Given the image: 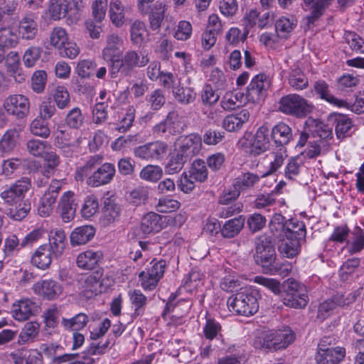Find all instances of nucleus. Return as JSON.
<instances>
[{"instance_id": "1", "label": "nucleus", "mask_w": 364, "mask_h": 364, "mask_svg": "<svg viewBox=\"0 0 364 364\" xmlns=\"http://www.w3.org/2000/svg\"><path fill=\"white\" fill-rule=\"evenodd\" d=\"M102 162L103 156L100 154L90 156L84 165L76 168L75 180L82 181L87 178V184L92 188L109 184L115 176V166L112 163Z\"/></svg>"}, {"instance_id": "2", "label": "nucleus", "mask_w": 364, "mask_h": 364, "mask_svg": "<svg viewBox=\"0 0 364 364\" xmlns=\"http://www.w3.org/2000/svg\"><path fill=\"white\" fill-rule=\"evenodd\" d=\"M31 187V179L28 177H22L1 193L0 197L5 203L15 206L9 209V215L11 218L21 220L28 215L31 210V205L24 201V198Z\"/></svg>"}, {"instance_id": "3", "label": "nucleus", "mask_w": 364, "mask_h": 364, "mask_svg": "<svg viewBox=\"0 0 364 364\" xmlns=\"http://www.w3.org/2000/svg\"><path fill=\"white\" fill-rule=\"evenodd\" d=\"M259 293L251 288H241L240 291L228 299L227 304L230 311L237 315L250 316L258 311Z\"/></svg>"}, {"instance_id": "4", "label": "nucleus", "mask_w": 364, "mask_h": 364, "mask_svg": "<svg viewBox=\"0 0 364 364\" xmlns=\"http://www.w3.org/2000/svg\"><path fill=\"white\" fill-rule=\"evenodd\" d=\"M295 340L294 331L288 326L272 329L264 333L262 337L254 341L256 348L269 351H277L287 348Z\"/></svg>"}, {"instance_id": "5", "label": "nucleus", "mask_w": 364, "mask_h": 364, "mask_svg": "<svg viewBox=\"0 0 364 364\" xmlns=\"http://www.w3.org/2000/svg\"><path fill=\"white\" fill-rule=\"evenodd\" d=\"M149 61L147 55L140 56L136 51L129 50L121 59L117 58L112 65H108L109 74L112 78L117 77L119 74L122 77H128L134 68L144 67Z\"/></svg>"}, {"instance_id": "6", "label": "nucleus", "mask_w": 364, "mask_h": 364, "mask_svg": "<svg viewBox=\"0 0 364 364\" xmlns=\"http://www.w3.org/2000/svg\"><path fill=\"white\" fill-rule=\"evenodd\" d=\"M313 105L297 94L282 97L278 102V110L285 114L304 117L312 112Z\"/></svg>"}, {"instance_id": "7", "label": "nucleus", "mask_w": 364, "mask_h": 364, "mask_svg": "<svg viewBox=\"0 0 364 364\" xmlns=\"http://www.w3.org/2000/svg\"><path fill=\"white\" fill-rule=\"evenodd\" d=\"M168 146L163 141L156 140L136 146L133 149L134 157L146 161H161L168 151Z\"/></svg>"}, {"instance_id": "8", "label": "nucleus", "mask_w": 364, "mask_h": 364, "mask_svg": "<svg viewBox=\"0 0 364 364\" xmlns=\"http://www.w3.org/2000/svg\"><path fill=\"white\" fill-rule=\"evenodd\" d=\"M186 127L183 117L176 110L171 111L166 117L153 127V133L157 136L176 135Z\"/></svg>"}, {"instance_id": "9", "label": "nucleus", "mask_w": 364, "mask_h": 364, "mask_svg": "<svg viewBox=\"0 0 364 364\" xmlns=\"http://www.w3.org/2000/svg\"><path fill=\"white\" fill-rule=\"evenodd\" d=\"M284 305L294 309H304L309 303L306 287L296 281H291L287 289L282 294Z\"/></svg>"}, {"instance_id": "10", "label": "nucleus", "mask_w": 364, "mask_h": 364, "mask_svg": "<svg viewBox=\"0 0 364 364\" xmlns=\"http://www.w3.org/2000/svg\"><path fill=\"white\" fill-rule=\"evenodd\" d=\"M255 262L267 269L275 261L276 252L269 237L263 235L255 239Z\"/></svg>"}, {"instance_id": "11", "label": "nucleus", "mask_w": 364, "mask_h": 364, "mask_svg": "<svg viewBox=\"0 0 364 364\" xmlns=\"http://www.w3.org/2000/svg\"><path fill=\"white\" fill-rule=\"evenodd\" d=\"M31 102L28 97L21 94L8 96L3 102V107L9 115L17 119L26 118L30 113Z\"/></svg>"}, {"instance_id": "12", "label": "nucleus", "mask_w": 364, "mask_h": 364, "mask_svg": "<svg viewBox=\"0 0 364 364\" xmlns=\"http://www.w3.org/2000/svg\"><path fill=\"white\" fill-rule=\"evenodd\" d=\"M63 182L53 179L40 199L38 213L41 217L50 215L54 210L59 193L62 189Z\"/></svg>"}, {"instance_id": "13", "label": "nucleus", "mask_w": 364, "mask_h": 364, "mask_svg": "<svg viewBox=\"0 0 364 364\" xmlns=\"http://www.w3.org/2000/svg\"><path fill=\"white\" fill-rule=\"evenodd\" d=\"M270 85L271 81L267 75H256L247 87V98L253 103H260L266 97Z\"/></svg>"}, {"instance_id": "14", "label": "nucleus", "mask_w": 364, "mask_h": 364, "mask_svg": "<svg viewBox=\"0 0 364 364\" xmlns=\"http://www.w3.org/2000/svg\"><path fill=\"white\" fill-rule=\"evenodd\" d=\"M354 301V296L349 295L345 297L343 294L335 295L332 299H327L319 304L317 318L323 321L333 314L336 307L349 305Z\"/></svg>"}, {"instance_id": "15", "label": "nucleus", "mask_w": 364, "mask_h": 364, "mask_svg": "<svg viewBox=\"0 0 364 364\" xmlns=\"http://www.w3.org/2000/svg\"><path fill=\"white\" fill-rule=\"evenodd\" d=\"M178 141L177 151L188 160L198 154L202 148V138L198 134L187 135L180 138Z\"/></svg>"}, {"instance_id": "16", "label": "nucleus", "mask_w": 364, "mask_h": 364, "mask_svg": "<svg viewBox=\"0 0 364 364\" xmlns=\"http://www.w3.org/2000/svg\"><path fill=\"white\" fill-rule=\"evenodd\" d=\"M39 306L29 299L16 301L12 305L11 313L15 320L24 321L38 312Z\"/></svg>"}, {"instance_id": "17", "label": "nucleus", "mask_w": 364, "mask_h": 364, "mask_svg": "<svg viewBox=\"0 0 364 364\" xmlns=\"http://www.w3.org/2000/svg\"><path fill=\"white\" fill-rule=\"evenodd\" d=\"M123 44L122 38L115 33H110L106 36V46L102 51V58L112 65L116 60L120 53V47Z\"/></svg>"}, {"instance_id": "18", "label": "nucleus", "mask_w": 364, "mask_h": 364, "mask_svg": "<svg viewBox=\"0 0 364 364\" xmlns=\"http://www.w3.org/2000/svg\"><path fill=\"white\" fill-rule=\"evenodd\" d=\"M34 290L44 299L54 300L62 294L63 286L53 279H45L38 282L34 286Z\"/></svg>"}, {"instance_id": "19", "label": "nucleus", "mask_w": 364, "mask_h": 364, "mask_svg": "<svg viewBox=\"0 0 364 364\" xmlns=\"http://www.w3.org/2000/svg\"><path fill=\"white\" fill-rule=\"evenodd\" d=\"M102 258V251L89 249L77 255L76 263L77 267L82 269L92 270L98 265Z\"/></svg>"}, {"instance_id": "20", "label": "nucleus", "mask_w": 364, "mask_h": 364, "mask_svg": "<svg viewBox=\"0 0 364 364\" xmlns=\"http://www.w3.org/2000/svg\"><path fill=\"white\" fill-rule=\"evenodd\" d=\"M269 129L267 126L262 125L259 127L255 134L251 143L250 152L255 156L265 152L269 147Z\"/></svg>"}, {"instance_id": "21", "label": "nucleus", "mask_w": 364, "mask_h": 364, "mask_svg": "<svg viewBox=\"0 0 364 364\" xmlns=\"http://www.w3.org/2000/svg\"><path fill=\"white\" fill-rule=\"evenodd\" d=\"M269 14L265 13L262 16L259 12L255 9L247 11L242 19V25L245 33H249L250 29L257 26L259 28H264L268 23Z\"/></svg>"}, {"instance_id": "22", "label": "nucleus", "mask_w": 364, "mask_h": 364, "mask_svg": "<svg viewBox=\"0 0 364 364\" xmlns=\"http://www.w3.org/2000/svg\"><path fill=\"white\" fill-rule=\"evenodd\" d=\"M58 208L65 223H68L75 218L77 204L75 203L73 191H67L63 193L59 201Z\"/></svg>"}, {"instance_id": "23", "label": "nucleus", "mask_w": 364, "mask_h": 364, "mask_svg": "<svg viewBox=\"0 0 364 364\" xmlns=\"http://www.w3.org/2000/svg\"><path fill=\"white\" fill-rule=\"evenodd\" d=\"M121 211L120 205L114 199L111 198H105L100 218L101 223L103 225L107 226L117 221L120 217Z\"/></svg>"}, {"instance_id": "24", "label": "nucleus", "mask_w": 364, "mask_h": 364, "mask_svg": "<svg viewBox=\"0 0 364 364\" xmlns=\"http://www.w3.org/2000/svg\"><path fill=\"white\" fill-rule=\"evenodd\" d=\"M66 244V236L62 229H55L50 232L49 243L44 244L53 252L54 258L60 257L64 251Z\"/></svg>"}, {"instance_id": "25", "label": "nucleus", "mask_w": 364, "mask_h": 364, "mask_svg": "<svg viewBox=\"0 0 364 364\" xmlns=\"http://www.w3.org/2000/svg\"><path fill=\"white\" fill-rule=\"evenodd\" d=\"M21 130L16 128L7 129L0 139V153L3 156L10 154L16 147Z\"/></svg>"}, {"instance_id": "26", "label": "nucleus", "mask_w": 364, "mask_h": 364, "mask_svg": "<svg viewBox=\"0 0 364 364\" xmlns=\"http://www.w3.org/2000/svg\"><path fill=\"white\" fill-rule=\"evenodd\" d=\"M250 116V112L243 109L237 113L228 115L223 121V127L228 132H236L247 122Z\"/></svg>"}, {"instance_id": "27", "label": "nucleus", "mask_w": 364, "mask_h": 364, "mask_svg": "<svg viewBox=\"0 0 364 364\" xmlns=\"http://www.w3.org/2000/svg\"><path fill=\"white\" fill-rule=\"evenodd\" d=\"M271 137L277 145L284 146L293 138L291 128L284 122H279L272 127Z\"/></svg>"}, {"instance_id": "28", "label": "nucleus", "mask_w": 364, "mask_h": 364, "mask_svg": "<svg viewBox=\"0 0 364 364\" xmlns=\"http://www.w3.org/2000/svg\"><path fill=\"white\" fill-rule=\"evenodd\" d=\"M95 234V229L92 225H83L75 228L70 234L72 246L82 245L88 242Z\"/></svg>"}, {"instance_id": "29", "label": "nucleus", "mask_w": 364, "mask_h": 364, "mask_svg": "<svg viewBox=\"0 0 364 364\" xmlns=\"http://www.w3.org/2000/svg\"><path fill=\"white\" fill-rule=\"evenodd\" d=\"M54 258L53 252L45 245L39 246L31 257V263L41 269L48 268Z\"/></svg>"}, {"instance_id": "30", "label": "nucleus", "mask_w": 364, "mask_h": 364, "mask_svg": "<svg viewBox=\"0 0 364 364\" xmlns=\"http://www.w3.org/2000/svg\"><path fill=\"white\" fill-rule=\"evenodd\" d=\"M70 11L72 8L68 0H50L48 13L53 20L58 21L67 16L70 17Z\"/></svg>"}, {"instance_id": "31", "label": "nucleus", "mask_w": 364, "mask_h": 364, "mask_svg": "<svg viewBox=\"0 0 364 364\" xmlns=\"http://www.w3.org/2000/svg\"><path fill=\"white\" fill-rule=\"evenodd\" d=\"M346 350L342 347H335L323 352H317V364H338L345 357Z\"/></svg>"}, {"instance_id": "32", "label": "nucleus", "mask_w": 364, "mask_h": 364, "mask_svg": "<svg viewBox=\"0 0 364 364\" xmlns=\"http://www.w3.org/2000/svg\"><path fill=\"white\" fill-rule=\"evenodd\" d=\"M160 215L150 212L145 215L141 221L140 230L144 235L159 232L162 229Z\"/></svg>"}, {"instance_id": "33", "label": "nucleus", "mask_w": 364, "mask_h": 364, "mask_svg": "<svg viewBox=\"0 0 364 364\" xmlns=\"http://www.w3.org/2000/svg\"><path fill=\"white\" fill-rule=\"evenodd\" d=\"M331 119L335 125L336 134L338 139H343L349 135L353 123L347 115L335 113L331 115Z\"/></svg>"}, {"instance_id": "34", "label": "nucleus", "mask_w": 364, "mask_h": 364, "mask_svg": "<svg viewBox=\"0 0 364 364\" xmlns=\"http://www.w3.org/2000/svg\"><path fill=\"white\" fill-rule=\"evenodd\" d=\"M261 176L252 172H246L237 177L232 183L235 188L240 192L249 191L259 183Z\"/></svg>"}, {"instance_id": "35", "label": "nucleus", "mask_w": 364, "mask_h": 364, "mask_svg": "<svg viewBox=\"0 0 364 364\" xmlns=\"http://www.w3.org/2000/svg\"><path fill=\"white\" fill-rule=\"evenodd\" d=\"M297 25V21L293 16H282L275 22V30L278 36L287 38Z\"/></svg>"}, {"instance_id": "36", "label": "nucleus", "mask_w": 364, "mask_h": 364, "mask_svg": "<svg viewBox=\"0 0 364 364\" xmlns=\"http://www.w3.org/2000/svg\"><path fill=\"white\" fill-rule=\"evenodd\" d=\"M129 31L130 40L136 46H141L148 36L145 23L139 20H136L131 24Z\"/></svg>"}, {"instance_id": "37", "label": "nucleus", "mask_w": 364, "mask_h": 364, "mask_svg": "<svg viewBox=\"0 0 364 364\" xmlns=\"http://www.w3.org/2000/svg\"><path fill=\"white\" fill-rule=\"evenodd\" d=\"M306 234V225L303 222L294 221L292 220H288L285 237L295 239L301 243V241L305 240Z\"/></svg>"}, {"instance_id": "38", "label": "nucleus", "mask_w": 364, "mask_h": 364, "mask_svg": "<svg viewBox=\"0 0 364 364\" xmlns=\"http://www.w3.org/2000/svg\"><path fill=\"white\" fill-rule=\"evenodd\" d=\"M305 124L311 127H315V129L312 130V132L316 136L319 138V139L317 140L319 143H321V141L329 143L328 141L333 139L332 130L321 122L309 119L306 121Z\"/></svg>"}, {"instance_id": "39", "label": "nucleus", "mask_w": 364, "mask_h": 364, "mask_svg": "<svg viewBox=\"0 0 364 364\" xmlns=\"http://www.w3.org/2000/svg\"><path fill=\"white\" fill-rule=\"evenodd\" d=\"M244 224L245 218L242 216L229 220L220 230L221 235L226 238H232L240 233Z\"/></svg>"}, {"instance_id": "40", "label": "nucleus", "mask_w": 364, "mask_h": 364, "mask_svg": "<svg viewBox=\"0 0 364 364\" xmlns=\"http://www.w3.org/2000/svg\"><path fill=\"white\" fill-rule=\"evenodd\" d=\"M166 5L159 1H156L153 10L148 13L150 28L158 31L164 18Z\"/></svg>"}, {"instance_id": "41", "label": "nucleus", "mask_w": 364, "mask_h": 364, "mask_svg": "<svg viewBox=\"0 0 364 364\" xmlns=\"http://www.w3.org/2000/svg\"><path fill=\"white\" fill-rule=\"evenodd\" d=\"M286 158V151H282V149L279 151H272L266 155L265 160L269 162V167L268 171L262 176H267L276 172L283 165Z\"/></svg>"}, {"instance_id": "42", "label": "nucleus", "mask_w": 364, "mask_h": 364, "mask_svg": "<svg viewBox=\"0 0 364 364\" xmlns=\"http://www.w3.org/2000/svg\"><path fill=\"white\" fill-rule=\"evenodd\" d=\"M109 16L111 22L117 28L122 27L124 23V9L119 0L110 2Z\"/></svg>"}, {"instance_id": "43", "label": "nucleus", "mask_w": 364, "mask_h": 364, "mask_svg": "<svg viewBox=\"0 0 364 364\" xmlns=\"http://www.w3.org/2000/svg\"><path fill=\"white\" fill-rule=\"evenodd\" d=\"M38 33V24L33 18L24 17L20 21L19 33L23 39L32 40Z\"/></svg>"}, {"instance_id": "44", "label": "nucleus", "mask_w": 364, "mask_h": 364, "mask_svg": "<svg viewBox=\"0 0 364 364\" xmlns=\"http://www.w3.org/2000/svg\"><path fill=\"white\" fill-rule=\"evenodd\" d=\"M88 321V316L84 313H80L70 318H63L62 325L66 330L78 331L85 328Z\"/></svg>"}, {"instance_id": "45", "label": "nucleus", "mask_w": 364, "mask_h": 364, "mask_svg": "<svg viewBox=\"0 0 364 364\" xmlns=\"http://www.w3.org/2000/svg\"><path fill=\"white\" fill-rule=\"evenodd\" d=\"M282 242L279 246L281 255L287 258H293L299 253L301 243L295 239L288 237L282 238Z\"/></svg>"}, {"instance_id": "46", "label": "nucleus", "mask_w": 364, "mask_h": 364, "mask_svg": "<svg viewBox=\"0 0 364 364\" xmlns=\"http://www.w3.org/2000/svg\"><path fill=\"white\" fill-rule=\"evenodd\" d=\"M314 90L316 92L320 95L321 99L336 105L339 107H344L347 102L343 100H338L330 94L329 87L327 83L323 80H318L314 84Z\"/></svg>"}, {"instance_id": "47", "label": "nucleus", "mask_w": 364, "mask_h": 364, "mask_svg": "<svg viewBox=\"0 0 364 364\" xmlns=\"http://www.w3.org/2000/svg\"><path fill=\"white\" fill-rule=\"evenodd\" d=\"M288 83L294 90H302L309 86V80L301 70L296 68L289 73Z\"/></svg>"}, {"instance_id": "48", "label": "nucleus", "mask_w": 364, "mask_h": 364, "mask_svg": "<svg viewBox=\"0 0 364 364\" xmlns=\"http://www.w3.org/2000/svg\"><path fill=\"white\" fill-rule=\"evenodd\" d=\"M189 173L191 178H193L194 181L198 182L205 181L208 175L205 161L200 159L194 160Z\"/></svg>"}, {"instance_id": "49", "label": "nucleus", "mask_w": 364, "mask_h": 364, "mask_svg": "<svg viewBox=\"0 0 364 364\" xmlns=\"http://www.w3.org/2000/svg\"><path fill=\"white\" fill-rule=\"evenodd\" d=\"M172 92L175 100L182 105H188L193 102L196 97L193 89L188 87L177 86L173 88Z\"/></svg>"}, {"instance_id": "50", "label": "nucleus", "mask_w": 364, "mask_h": 364, "mask_svg": "<svg viewBox=\"0 0 364 364\" xmlns=\"http://www.w3.org/2000/svg\"><path fill=\"white\" fill-rule=\"evenodd\" d=\"M285 218L281 214H275L269 223V229L273 235L280 239L285 237L287 223Z\"/></svg>"}, {"instance_id": "51", "label": "nucleus", "mask_w": 364, "mask_h": 364, "mask_svg": "<svg viewBox=\"0 0 364 364\" xmlns=\"http://www.w3.org/2000/svg\"><path fill=\"white\" fill-rule=\"evenodd\" d=\"M163 176L162 168L159 166L148 164L141 170L139 177L141 179L155 183Z\"/></svg>"}, {"instance_id": "52", "label": "nucleus", "mask_w": 364, "mask_h": 364, "mask_svg": "<svg viewBox=\"0 0 364 364\" xmlns=\"http://www.w3.org/2000/svg\"><path fill=\"white\" fill-rule=\"evenodd\" d=\"M49 41L52 46L58 50H62L63 46L68 41L65 29L61 27H55L50 34Z\"/></svg>"}, {"instance_id": "53", "label": "nucleus", "mask_w": 364, "mask_h": 364, "mask_svg": "<svg viewBox=\"0 0 364 364\" xmlns=\"http://www.w3.org/2000/svg\"><path fill=\"white\" fill-rule=\"evenodd\" d=\"M131 303L134 309V316H139L143 314L145 306L147 303V298L139 289H134L129 292Z\"/></svg>"}, {"instance_id": "54", "label": "nucleus", "mask_w": 364, "mask_h": 364, "mask_svg": "<svg viewBox=\"0 0 364 364\" xmlns=\"http://www.w3.org/2000/svg\"><path fill=\"white\" fill-rule=\"evenodd\" d=\"M18 43V36L11 27L0 28V46L3 48H13Z\"/></svg>"}, {"instance_id": "55", "label": "nucleus", "mask_w": 364, "mask_h": 364, "mask_svg": "<svg viewBox=\"0 0 364 364\" xmlns=\"http://www.w3.org/2000/svg\"><path fill=\"white\" fill-rule=\"evenodd\" d=\"M332 0H316L312 6V10L306 21L308 26L314 24L323 14L326 8L330 4Z\"/></svg>"}, {"instance_id": "56", "label": "nucleus", "mask_w": 364, "mask_h": 364, "mask_svg": "<svg viewBox=\"0 0 364 364\" xmlns=\"http://www.w3.org/2000/svg\"><path fill=\"white\" fill-rule=\"evenodd\" d=\"M45 121L39 117L34 119L30 124L31 132L35 136L47 139L50 134V130Z\"/></svg>"}, {"instance_id": "57", "label": "nucleus", "mask_w": 364, "mask_h": 364, "mask_svg": "<svg viewBox=\"0 0 364 364\" xmlns=\"http://www.w3.org/2000/svg\"><path fill=\"white\" fill-rule=\"evenodd\" d=\"M344 41L347 43L350 49L360 53H364V41L357 33L352 31H346L344 33Z\"/></svg>"}, {"instance_id": "58", "label": "nucleus", "mask_w": 364, "mask_h": 364, "mask_svg": "<svg viewBox=\"0 0 364 364\" xmlns=\"http://www.w3.org/2000/svg\"><path fill=\"white\" fill-rule=\"evenodd\" d=\"M188 161L183 158L178 151L175 155L170 157L165 166V172L167 174H175L178 173L183 167L184 164Z\"/></svg>"}, {"instance_id": "59", "label": "nucleus", "mask_w": 364, "mask_h": 364, "mask_svg": "<svg viewBox=\"0 0 364 364\" xmlns=\"http://www.w3.org/2000/svg\"><path fill=\"white\" fill-rule=\"evenodd\" d=\"M47 146L46 141L36 139H29L26 144L27 151L35 157H43Z\"/></svg>"}, {"instance_id": "60", "label": "nucleus", "mask_w": 364, "mask_h": 364, "mask_svg": "<svg viewBox=\"0 0 364 364\" xmlns=\"http://www.w3.org/2000/svg\"><path fill=\"white\" fill-rule=\"evenodd\" d=\"M21 247V242L16 235H9L4 240L3 252L4 257H11L15 255Z\"/></svg>"}, {"instance_id": "61", "label": "nucleus", "mask_w": 364, "mask_h": 364, "mask_svg": "<svg viewBox=\"0 0 364 364\" xmlns=\"http://www.w3.org/2000/svg\"><path fill=\"white\" fill-rule=\"evenodd\" d=\"M66 124L73 129H79L84 123V117L79 107L70 109L65 117Z\"/></svg>"}, {"instance_id": "62", "label": "nucleus", "mask_w": 364, "mask_h": 364, "mask_svg": "<svg viewBox=\"0 0 364 364\" xmlns=\"http://www.w3.org/2000/svg\"><path fill=\"white\" fill-rule=\"evenodd\" d=\"M43 49L38 46H31L28 48L24 53L23 56V62L26 67L32 68L38 61L41 56Z\"/></svg>"}, {"instance_id": "63", "label": "nucleus", "mask_w": 364, "mask_h": 364, "mask_svg": "<svg viewBox=\"0 0 364 364\" xmlns=\"http://www.w3.org/2000/svg\"><path fill=\"white\" fill-rule=\"evenodd\" d=\"M53 99L59 109H65L69 106L70 98L67 89L63 86H58L53 92Z\"/></svg>"}, {"instance_id": "64", "label": "nucleus", "mask_w": 364, "mask_h": 364, "mask_svg": "<svg viewBox=\"0 0 364 364\" xmlns=\"http://www.w3.org/2000/svg\"><path fill=\"white\" fill-rule=\"evenodd\" d=\"M302 165V161L299 157L290 159L284 168L285 177L290 180L295 179L299 174Z\"/></svg>"}]
</instances>
